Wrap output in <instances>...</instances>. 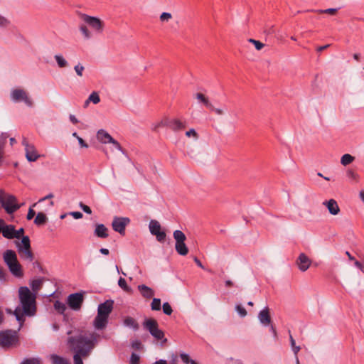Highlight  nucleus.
Masks as SVG:
<instances>
[{
  "label": "nucleus",
  "mask_w": 364,
  "mask_h": 364,
  "mask_svg": "<svg viewBox=\"0 0 364 364\" xmlns=\"http://www.w3.org/2000/svg\"><path fill=\"white\" fill-rule=\"evenodd\" d=\"M18 298L21 304L16 307L14 311L16 320L21 325L24 322V316L31 317L36 315V294L27 287H21L18 289Z\"/></svg>",
  "instance_id": "obj_1"
},
{
  "label": "nucleus",
  "mask_w": 364,
  "mask_h": 364,
  "mask_svg": "<svg viewBox=\"0 0 364 364\" xmlns=\"http://www.w3.org/2000/svg\"><path fill=\"white\" fill-rule=\"evenodd\" d=\"M97 338L98 335L95 332L88 334H79L69 337L68 344L71 350L79 352L82 356L87 357L95 348L97 342Z\"/></svg>",
  "instance_id": "obj_2"
},
{
  "label": "nucleus",
  "mask_w": 364,
  "mask_h": 364,
  "mask_svg": "<svg viewBox=\"0 0 364 364\" xmlns=\"http://www.w3.org/2000/svg\"><path fill=\"white\" fill-rule=\"evenodd\" d=\"M3 259L14 276L16 277H21L23 276L22 267L18 261L15 251L12 250H6L3 254Z\"/></svg>",
  "instance_id": "obj_3"
},
{
  "label": "nucleus",
  "mask_w": 364,
  "mask_h": 364,
  "mask_svg": "<svg viewBox=\"0 0 364 364\" xmlns=\"http://www.w3.org/2000/svg\"><path fill=\"white\" fill-rule=\"evenodd\" d=\"M19 345V339L16 331L4 330L0 331V347L4 350L16 347Z\"/></svg>",
  "instance_id": "obj_4"
},
{
  "label": "nucleus",
  "mask_w": 364,
  "mask_h": 364,
  "mask_svg": "<svg viewBox=\"0 0 364 364\" xmlns=\"http://www.w3.org/2000/svg\"><path fill=\"white\" fill-rule=\"evenodd\" d=\"M0 204L8 214L14 213L21 207L14 196L6 193L2 189H0Z\"/></svg>",
  "instance_id": "obj_5"
},
{
  "label": "nucleus",
  "mask_w": 364,
  "mask_h": 364,
  "mask_svg": "<svg viewBox=\"0 0 364 364\" xmlns=\"http://www.w3.org/2000/svg\"><path fill=\"white\" fill-rule=\"evenodd\" d=\"M173 236L176 240L175 249L176 252L181 256L187 255L188 248L185 243L186 240L185 234L181 230H176L173 232Z\"/></svg>",
  "instance_id": "obj_6"
},
{
  "label": "nucleus",
  "mask_w": 364,
  "mask_h": 364,
  "mask_svg": "<svg viewBox=\"0 0 364 364\" xmlns=\"http://www.w3.org/2000/svg\"><path fill=\"white\" fill-rule=\"evenodd\" d=\"M11 100L14 102H23L28 107H32L33 102L28 97V93L23 89L16 88L11 92Z\"/></svg>",
  "instance_id": "obj_7"
},
{
  "label": "nucleus",
  "mask_w": 364,
  "mask_h": 364,
  "mask_svg": "<svg viewBox=\"0 0 364 364\" xmlns=\"http://www.w3.org/2000/svg\"><path fill=\"white\" fill-rule=\"evenodd\" d=\"M144 328H146L150 334L157 340H161L164 337L163 331L159 328L157 321L154 318H149L143 323Z\"/></svg>",
  "instance_id": "obj_8"
},
{
  "label": "nucleus",
  "mask_w": 364,
  "mask_h": 364,
  "mask_svg": "<svg viewBox=\"0 0 364 364\" xmlns=\"http://www.w3.org/2000/svg\"><path fill=\"white\" fill-rule=\"evenodd\" d=\"M82 21L95 30L97 33H102L103 31L104 23L97 17L91 16L85 14H80Z\"/></svg>",
  "instance_id": "obj_9"
},
{
  "label": "nucleus",
  "mask_w": 364,
  "mask_h": 364,
  "mask_svg": "<svg viewBox=\"0 0 364 364\" xmlns=\"http://www.w3.org/2000/svg\"><path fill=\"white\" fill-rule=\"evenodd\" d=\"M130 219L127 217H117L113 218L112 226L115 232H119L122 235L125 234V228L129 224Z\"/></svg>",
  "instance_id": "obj_10"
},
{
  "label": "nucleus",
  "mask_w": 364,
  "mask_h": 364,
  "mask_svg": "<svg viewBox=\"0 0 364 364\" xmlns=\"http://www.w3.org/2000/svg\"><path fill=\"white\" fill-rule=\"evenodd\" d=\"M84 301L83 293L77 292L68 296L67 302L70 309L75 311L80 309Z\"/></svg>",
  "instance_id": "obj_11"
},
{
  "label": "nucleus",
  "mask_w": 364,
  "mask_h": 364,
  "mask_svg": "<svg viewBox=\"0 0 364 364\" xmlns=\"http://www.w3.org/2000/svg\"><path fill=\"white\" fill-rule=\"evenodd\" d=\"M22 144L25 147L26 157L28 161L34 162L40 158L41 156L37 153L35 146L30 144L26 138L23 139Z\"/></svg>",
  "instance_id": "obj_12"
},
{
  "label": "nucleus",
  "mask_w": 364,
  "mask_h": 364,
  "mask_svg": "<svg viewBox=\"0 0 364 364\" xmlns=\"http://www.w3.org/2000/svg\"><path fill=\"white\" fill-rule=\"evenodd\" d=\"M114 301L112 300H107L99 304L97 308V314L109 317V314L113 309Z\"/></svg>",
  "instance_id": "obj_13"
},
{
  "label": "nucleus",
  "mask_w": 364,
  "mask_h": 364,
  "mask_svg": "<svg viewBox=\"0 0 364 364\" xmlns=\"http://www.w3.org/2000/svg\"><path fill=\"white\" fill-rule=\"evenodd\" d=\"M258 319L259 322L264 326H269L270 324L272 319L268 306H265L259 312Z\"/></svg>",
  "instance_id": "obj_14"
},
{
  "label": "nucleus",
  "mask_w": 364,
  "mask_h": 364,
  "mask_svg": "<svg viewBox=\"0 0 364 364\" xmlns=\"http://www.w3.org/2000/svg\"><path fill=\"white\" fill-rule=\"evenodd\" d=\"M164 123L167 125V127L170 128L174 132L182 130L186 127L185 124L178 119H170L166 118V122H164Z\"/></svg>",
  "instance_id": "obj_15"
},
{
  "label": "nucleus",
  "mask_w": 364,
  "mask_h": 364,
  "mask_svg": "<svg viewBox=\"0 0 364 364\" xmlns=\"http://www.w3.org/2000/svg\"><path fill=\"white\" fill-rule=\"evenodd\" d=\"M296 263L299 269L301 272H305L310 267L311 260L304 253H301L296 260Z\"/></svg>",
  "instance_id": "obj_16"
},
{
  "label": "nucleus",
  "mask_w": 364,
  "mask_h": 364,
  "mask_svg": "<svg viewBox=\"0 0 364 364\" xmlns=\"http://www.w3.org/2000/svg\"><path fill=\"white\" fill-rule=\"evenodd\" d=\"M323 205L327 208L331 215H336L340 213V208L337 201L334 199L325 200L323 202Z\"/></svg>",
  "instance_id": "obj_17"
},
{
  "label": "nucleus",
  "mask_w": 364,
  "mask_h": 364,
  "mask_svg": "<svg viewBox=\"0 0 364 364\" xmlns=\"http://www.w3.org/2000/svg\"><path fill=\"white\" fill-rule=\"evenodd\" d=\"M15 228L13 225H6L4 223L3 230L1 231L2 235L6 239H14Z\"/></svg>",
  "instance_id": "obj_18"
},
{
  "label": "nucleus",
  "mask_w": 364,
  "mask_h": 364,
  "mask_svg": "<svg viewBox=\"0 0 364 364\" xmlns=\"http://www.w3.org/2000/svg\"><path fill=\"white\" fill-rule=\"evenodd\" d=\"M94 234L100 238H107L109 236L108 229L103 224L96 225Z\"/></svg>",
  "instance_id": "obj_19"
},
{
  "label": "nucleus",
  "mask_w": 364,
  "mask_h": 364,
  "mask_svg": "<svg viewBox=\"0 0 364 364\" xmlns=\"http://www.w3.org/2000/svg\"><path fill=\"white\" fill-rule=\"evenodd\" d=\"M108 323V317L97 314L94 319V326L97 329H103Z\"/></svg>",
  "instance_id": "obj_20"
},
{
  "label": "nucleus",
  "mask_w": 364,
  "mask_h": 364,
  "mask_svg": "<svg viewBox=\"0 0 364 364\" xmlns=\"http://www.w3.org/2000/svg\"><path fill=\"white\" fill-rule=\"evenodd\" d=\"M138 290L140 291L141 296L145 299H151L154 295V290L145 284L139 285Z\"/></svg>",
  "instance_id": "obj_21"
},
{
  "label": "nucleus",
  "mask_w": 364,
  "mask_h": 364,
  "mask_svg": "<svg viewBox=\"0 0 364 364\" xmlns=\"http://www.w3.org/2000/svg\"><path fill=\"white\" fill-rule=\"evenodd\" d=\"M97 139L103 144H108L110 143L113 137L104 129H100L97 133Z\"/></svg>",
  "instance_id": "obj_22"
},
{
  "label": "nucleus",
  "mask_w": 364,
  "mask_h": 364,
  "mask_svg": "<svg viewBox=\"0 0 364 364\" xmlns=\"http://www.w3.org/2000/svg\"><path fill=\"white\" fill-rule=\"evenodd\" d=\"M18 254L23 259L28 260L29 262H32L34 259L33 254L31 251V248H26L21 249V247H18Z\"/></svg>",
  "instance_id": "obj_23"
},
{
  "label": "nucleus",
  "mask_w": 364,
  "mask_h": 364,
  "mask_svg": "<svg viewBox=\"0 0 364 364\" xmlns=\"http://www.w3.org/2000/svg\"><path fill=\"white\" fill-rule=\"evenodd\" d=\"M124 325L129 328H132L134 331H137L139 328L137 321L131 316H127L124 320Z\"/></svg>",
  "instance_id": "obj_24"
},
{
  "label": "nucleus",
  "mask_w": 364,
  "mask_h": 364,
  "mask_svg": "<svg viewBox=\"0 0 364 364\" xmlns=\"http://www.w3.org/2000/svg\"><path fill=\"white\" fill-rule=\"evenodd\" d=\"M149 231L151 235H156L161 231V225L157 220H151L149 225Z\"/></svg>",
  "instance_id": "obj_25"
},
{
  "label": "nucleus",
  "mask_w": 364,
  "mask_h": 364,
  "mask_svg": "<svg viewBox=\"0 0 364 364\" xmlns=\"http://www.w3.org/2000/svg\"><path fill=\"white\" fill-rule=\"evenodd\" d=\"M16 246L17 250H18V247H21V249L30 248L31 247V242L28 236H23L21 237V242H16Z\"/></svg>",
  "instance_id": "obj_26"
},
{
  "label": "nucleus",
  "mask_w": 364,
  "mask_h": 364,
  "mask_svg": "<svg viewBox=\"0 0 364 364\" xmlns=\"http://www.w3.org/2000/svg\"><path fill=\"white\" fill-rule=\"evenodd\" d=\"M195 97L198 100L199 102L203 104L207 108H212V103L203 94L200 92L196 93L195 95Z\"/></svg>",
  "instance_id": "obj_27"
},
{
  "label": "nucleus",
  "mask_w": 364,
  "mask_h": 364,
  "mask_svg": "<svg viewBox=\"0 0 364 364\" xmlns=\"http://www.w3.org/2000/svg\"><path fill=\"white\" fill-rule=\"evenodd\" d=\"M48 220V218L46 215L42 212H39L37 213L36 218L34 219V223L36 225H44Z\"/></svg>",
  "instance_id": "obj_28"
},
{
  "label": "nucleus",
  "mask_w": 364,
  "mask_h": 364,
  "mask_svg": "<svg viewBox=\"0 0 364 364\" xmlns=\"http://www.w3.org/2000/svg\"><path fill=\"white\" fill-rule=\"evenodd\" d=\"M54 309L59 313L60 314H64L67 307L65 304L60 301H55L53 304Z\"/></svg>",
  "instance_id": "obj_29"
},
{
  "label": "nucleus",
  "mask_w": 364,
  "mask_h": 364,
  "mask_svg": "<svg viewBox=\"0 0 364 364\" xmlns=\"http://www.w3.org/2000/svg\"><path fill=\"white\" fill-rule=\"evenodd\" d=\"M51 360L53 364H70L67 359L58 355H52Z\"/></svg>",
  "instance_id": "obj_30"
},
{
  "label": "nucleus",
  "mask_w": 364,
  "mask_h": 364,
  "mask_svg": "<svg viewBox=\"0 0 364 364\" xmlns=\"http://www.w3.org/2000/svg\"><path fill=\"white\" fill-rule=\"evenodd\" d=\"M100 98L99 95L96 92H93L90 94L88 99L85 101V105L89 104L90 102H92L94 104L100 102Z\"/></svg>",
  "instance_id": "obj_31"
},
{
  "label": "nucleus",
  "mask_w": 364,
  "mask_h": 364,
  "mask_svg": "<svg viewBox=\"0 0 364 364\" xmlns=\"http://www.w3.org/2000/svg\"><path fill=\"white\" fill-rule=\"evenodd\" d=\"M354 160V157L352 156L350 154H346L342 156L341 159V163L343 166H346L350 164L351 162H353Z\"/></svg>",
  "instance_id": "obj_32"
},
{
  "label": "nucleus",
  "mask_w": 364,
  "mask_h": 364,
  "mask_svg": "<svg viewBox=\"0 0 364 364\" xmlns=\"http://www.w3.org/2000/svg\"><path fill=\"white\" fill-rule=\"evenodd\" d=\"M339 9L337 8H329L326 9H318L312 10L318 14H327L330 15H335Z\"/></svg>",
  "instance_id": "obj_33"
},
{
  "label": "nucleus",
  "mask_w": 364,
  "mask_h": 364,
  "mask_svg": "<svg viewBox=\"0 0 364 364\" xmlns=\"http://www.w3.org/2000/svg\"><path fill=\"white\" fill-rule=\"evenodd\" d=\"M54 58L60 68H65L68 65L67 60L61 55H55Z\"/></svg>",
  "instance_id": "obj_34"
},
{
  "label": "nucleus",
  "mask_w": 364,
  "mask_h": 364,
  "mask_svg": "<svg viewBox=\"0 0 364 364\" xmlns=\"http://www.w3.org/2000/svg\"><path fill=\"white\" fill-rule=\"evenodd\" d=\"M161 308V299L158 298H154L151 304V309L153 311H159Z\"/></svg>",
  "instance_id": "obj_35"
},
{
  "label": "nucleus",
  "mask_w": 364,
  "mask_h": 364,
  "mask_svg": "<svg viewBox=\"0 0 364 364\" xmlns=\"http://www.w3.org/2000/svg\"><path fill=\"white\" fill-rule=\"evenodd\" d=\"M42 284V279H38L33 280L31 283V287L32 290L36 293L37 291H38L41 287Z\"/></svg>",
  "instance_id": "obj_36"
},
{
  "label": "nucleus",
  "mask_w": 364,
  "mask_h": 364,
  "mask_svg": "<svg viewBox=\"0 0 364 364\" xmlns=\"http://www.w3.org/2000/svg\"><path fill=\"white\" fill-rule=\"evenodd\" d=\"M20 364H42L39 358H25Z\"/></svg>",
  "instance_id": "obj_37"
},
{
  "label": "nucleus",
  "mask_w": 364,
  "mask_h": 364,
  "mask_svg": "<svg viewBox=\"0 0 364 364\" xmlns=\"http://www.w3.org/2000/svg\"><path fill=\"white\" fill-rule=\"evenodd\" d=\"M9 134L6 132H2L0 135V151H4V146L6 144Z\"/></svg>",
  "instance_id": "obj_38"
},
{
  "label": "nucleus",
  "mask_w": 364,
  "mask_h": 364,
  "mask_svg": "<svg viewBox=\"0 0 364 364\" xmlns=\"http://www.w3.org/2000/svg\"><path fill=\"white\" fill-rule=\"evenodd\" d=\"M289 340H290V343H291L292 350H293L294 355H297V353L300 350L301 348L299 346H296L295 340L294 339L293 336H291L290 331H289Z\"/></svg>",
  "instance_id": "obj_39"
},
{
  "label": "nucleus",
  "mask_w": 364,
  "mask_h": 364,
  "mask_svg": "<svg viewBox=\"0 0 364 364\" xmlns=\"http://www.w3.org/2000/svg\"><path fill=\"white\" fill-rule=\"evenodd\" d=\"M80 31L82 32V35L86 39H89L91 38V34L89 30L87 29L85 25L80 26Z\"/></svg>",
  "instance_id": "obj_40"
},
{
  "label": "nucleus",
  "mask_w": 364,
  "mask_h": 364,
  "mask_svg": "<svg viewBox=\"0 0 364 364\" xmlns=\"http://www.w3.org/2000/svg\"><path fill=\"white\" fill-rule=\"evenodd\" d=\"M162 308H163V311L166 315L170 316L173 312V309H172L171 305L169 304V303H168V302L164 303Z\"/></svg>",
  "instance_id": "obj_41"
},
{
  "label": "nucleus",
  "mask_w": 364,
  "mask_h": 364,
  "mask_svg": "<svg viewBox=\"0 0 364 364\" xmlns=\"http://www.w3.org/2000/svg\"><path fill=\"white\" fill-rule=\"evenodd\" d=\"M118 285L124 291H129L130 288L128 287L126 280L120 277L118 280Z\"/></svg>",
  "instance_id": "obj_42"
},
{
  "label": "nucleus",
  "mask_w": 364,
  "mask_h": 364,
  "mask_svg": "<svg viewBox=\"0 0 364 364\" xmlns=\"http://www.w3.org/2000/svg\"><path fill=\"white\" fill-rule=\"evenodd\" d=\"M235 309L236 311H237L238 314L241 316V317H245L247 315V311L245 310V309L240 304H237L235 306Z\"/></svg>",
  "instance_id": "obj_43"
},
{
  "label": "nucleus",
  "mask_w": 364,
  "mask_h": 364,
  "mask_svg": "<svg viewBox=\"0 0 364 364\" xmlns=\"http://www.w3.org/2000/svg\"><path fill=\"white\" fill-rule=\"evenodd\" d=\"M75 355L73 356V360L75 364H83V361L82 359V355L79 353V352H74Z\"/></svg>",
  "instance_id": "obj_44"
},
{
  "label": "nucleus",
  "mask_w": 364,
  "mask_h": 364,
  "mask_svg": "<svg viewBox=\"0 0 364 364\" xmlns=\"http://www.w3.org/2000/svg\"><path fill=\"white\" fill-rule=\"evenodd\" d=\"M73 136L75 137L77 141H78V143L80 145L81 147H85V148H87L88 147V144L81 138L80 137L77 132H73Z\"/></svg>",
  "instance_id": "obj_45"
},
{
  "label": "nucleus",
  "mask_w": 364,
  "mask_h": 364,
  "mask_svg": "<svg viewBox=\"0 0 364 364\" xmlns=\"http://www.w3.org/2000/svg\"><path fill=\"white\" fill-rule=\"evenodd\" d=\"M109 144H112L113 147L115 149L122 152L123 154L124 153V151L123 148L122 147V146L120 145V144L117 140H115L114 138L112 139V140L110 141Z\"/></svg>",
  "instance_id": "obj_46"
},
{
  "label": "nucleus",
  "mask_w": 364,
  "mask_h": 364,
  "mask_svg": "<svg viewBox=\"0 0 364 364\" xmlns=\"http://www.w3.org/2000/svg\"><path fill=\"white\" fill-rule=\"evenodd\" d=\"M140 358L139 356L132 353L130 358V364H139Z\"/></svg>",
  "instance_id": "obj_47"
},
{
  "label": "nucleus",
  "mask_w": 364,
  "mask_h": 364,
  "mask_svg": "<svg viewBox=\"0 0 364 364\" xmlns=\"http://www.w3.org/2000/svg\"><path fill=\"white\" fill-rule=\"evenodd\" d=\"M155 236L159 242H164L166 240V235L165 232L161 230Z\"/></svg>",
  "instance_id": "obj_48"
},
{
  "label": "nucleus",
  "mask_w": 364,
  "mask_h": 364,
  "mask_svg": "<svg viewBox=\"0 0 364 364\" xmlns=\"http://www.w3.org/2000/svg\"><path fill=\"white\" fill-rule=\"evenodd\" d=\"M172 18L171 14L168 12H163L160 16L161 21H168Z\"/></svg>",
  "instance_id": "obj_49"
},
{
  "label": "nucleus",
  "mask_w": 364,
  "mask_h": 364,
  "mask_svg": "<svg viewBox=\"0 0 364 364\" xmlns=\"http://www.w3.org/2000/svg\"><path fill=\"white\" fill-rule=\"evenodd\" d=\"M180 357L182 361L186 364L191 363V362L193 361V360L191 359L189 355L186 353H181Z\"/></svg>",
  "instance_id": "obj_50"
},
{
  "label": "nucleus",
  "mask_w": 364,
  "mask_h": 364,
  "mask_svg": "<svg viewBox=\"0 0 364 364\" xmlns=\"http://www.w3.org/2000/svg\"><path fill=\"white\" fill-rule=\"evenodd\" d=\"M79 206L87 214H91L92 213L91 208L88 205L84 204L83 203L80 202V204H79Z\"/></svg>",
  "instance_id": "obj_51"
},
{
  "label": "nucleus",
  "mask_w": 364,
  "mask_h": 364,
  "mask_svg": "<svg viewBox=\"0 0 364 364\" xmlns=\"http://www.w3.org/2000/svg\"><path fill=\"white\" fill-rule=\"evenodd\" d=\"M74 69H75V71L76 72L77 75L78 76L81 77L82 75V72L85 68L82 65H81L80 64H78L75 66Z\"/></svg>",
  "instance_id": "obj_52"
},
{
  "label": "nucleus",
  "mask_w": 364,
  "mask_h": 364,
  "mask_svg": "<svg viewBox=\"0 0 364 364\" xmlns=\"http://www.w3.org/2000/svg\"><path fill=\"white\" fill-rule=\"evenodd\" d=\"M186 135L188 137H191V136H193L196 139H198V135L194 129H191L190 130L187 131L186 132Z\"/></svg>",
  "instance_id": "obj_53"
},
{
  "label": "nucleus",
  "mask_w": 364,
  "mask_h": 364,
  "mask_svg": "<svg viewBox=\"0 0 364 364\" xmlns=\"http://www.w3.org/2000/svg\"><path fill=\"white\" fill-rule=\"evenodd\" d=\"M132 347L135 350H139L141 348V343L139 340H135L132 342Z\"/></svg>",
  "instance_id": "obj_54"
},
{
  "label": "nucleus",
  "mask_w": 364,
  "mask_h": 364,
  "mask_svg": "<svg viewBox=\"0 0 364 364\" xmlns=\"http://www.w3.org/2000/svg\"><path fill=\"white\" fill-rule=\"evenodd\" d=\"M23 233H24V229L23 228H21L18 230L15 229L14 238H16V239L21 238V237H23L22 235Z\"/></svg>",
  "instance_id": "obj_55"
},
{
  "label": "nucleus",
  "mask_w": 364,
  "mask_h": 364,
  "mask_svg": "<svg viewBox=\"0 0 364 364\" xmlns=\"http://www.w3.org/2000/svg\"><path fill=\"white\" fill-rule=\"evenodd\" d=\"M9 21L0 15V26L6 27L9 24Z\"/></svg>",
  "instance_id": "obj_56"
},
{
  "label": "nucleus",
  "mask_w": 364,
  "mask_h": 364,
  "mask_svg": "<svg viewBox=\"0 0 364 364\" xmlns=\"http://www.w3.org/2000/svg\"><path fill=\"white\" fill-rule=\"evenodd\" d=\"M264 32L267 35H272L275 33L274 26H267L264 29Z\"/></svg>",
  "instance_id": "obj_57"
},
{
  "label": "nucleus",
  "mask_w": 364,
  "mask_h": 364,
  "mask_svg": "<svg viewBox=\"0 0 364 364\" xmlns=\"http://www.w3.org/2000/svg\"><path fill=\"white\" fill-rule=\"evenodd\" d=\"M54 197L53 194V193H49L48 195L46 196L45 197L41 198L38 200V203H40L41 202H43L45 201L46 200H48V199H51ZM37 205V203H34L32 207H35L36 205Z\"/></svg>",
  "instance_id": "obj_58"
},
{
  "label": "nucleus",
  "mask_w": 364,
  "mask_h": 364,
  "mask_svg": "<svg viewBox=\"0 0 364 364\" xmlns=\"http://www.w3.org/2000/svg\"><path fill=\"white\" fill-rule=\"evenodd\" d=\"M164 122H166V119H164L161 122L154 124L153 127V130L156 131L158 129V128H159L161 127H167V125L164 123Z\"/></svg>",
  "instance_id": "obj_59"
},
{
  "label": "nucleus",
  "mask_w": 364,
  "mask_h": 364,
  "mask_svg": "<svg viewBox=\"0 0 364 364\" xmlns=\"http://www.w3.org/2000/svg\"><path fill=\"white\" fill-rule=\"evenodd\" d=\"M35 215H36L35 211L33 210L32 207H30V208L28 209L27 216H26L27 220H30L33 219V217L35 216Z\"/></svg>",
  "instance_id": "obj_60"
},
{
  "label": "nucleus",
  "mask_w": 364,
  "mask_h": 364,
  "mask_svg": "<svg viewBox=\"0 0 364 364\" xmlns=\"http://www.w3.org/2000/svg\"><path fill=\"white\" fill-rule=\"evenodd\" d=\"M208 109L210 111L215 112V114H217L218 115H222L224 114V111L222 109L215 108L213 105H212V108H208Z\"/></svg>",
  "instance_id": "obj_61"
},
{
  "label": "nucleus",
  "mask_w": 364,
  "mask_h": 364,
  "mask_svg": "<svg viewBox=\"0 0 364 364\" xmlns=\"http://www.w3.org/2000/svg\"><path fill=\"white\" fill-rule=\"evenodd\" d=\"M70 214L75 218V219H80L82 218L83 215L82 213L78 211L75 212H70Z\"/></svg>",
  "instance_id": "obj_62"
},
{
  "label": "nucleus",
  "mask_w": 364,
  "mask_h": 364,
  "mask_svg": "<svg viewBox=\"0 0 364 364\" xmlns=\"http://www.w3.org/2000/svg\"><path fill=\"white\" fill-rule=\"evenodd\" d=\"M254 45L257 50H260L262 48L264 47V44L259 41H257Z\"/></svg>",
  "instance_id": "obj_63"
},
{
  "label": "nucleus",
  "mask_w": 364,
  "mask_h": 364,
  "mask_svg": "<svg viewBox=\"0 0 364 364\" xmlns=\"http://www.w3.org/2000/svg\"><path fill=\"white\" fill-rule=\"evenodd\" d=\"M33 265L34 267L38 268L41 273L44 274V271H43V267L41 266V264L38 262H33Z\"/></svg>",
  "instance_id": "obj_64"
}]
</instances>
